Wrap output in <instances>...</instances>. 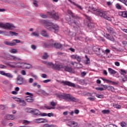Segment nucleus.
<instances>
[{"mask_svg": "<svg viewBox=\"0 0 127 127\" xmlns=\"http://www.w3.org/2000/svg\"><path fill=\"white\" fill-rule=\"evenodd\" d=\"M67 13L71 15L73 18H75V19H79L80 18L78 16L75 15V14L70 9H67Z\"/></svg>", "mask_w": 127, "mask_h": 127, "instance_id": "nucleus-10", "label": "nucleus"}, {"mask_svg": "<svg viewBox=\"0 0 127 127\" xmlns=\"http://www.w3.org/2000/svg\"><path fill=\"white\" fill-rule=\"evenodd\" d=\"M93 49L95 52H97L96 53V54L97 55H98V56H103L101 53H100V50H101V49H100V48L98 47H93Z\"/></svg>", "mask_w": 127, "mask_h": 127, "instance_id": "nucleus-11", "label": "nucleus"}, {"mask_svg": "<svg viewBox=\"0 0 127 127\" xmlns=\"http://www.w3.org/2000/svg\"><path fill=\"white\" fill-rule=\"evenodd\" d=\"M105 82H106V83H107L108 84H110L111 83H112V84H116V82H115L112 80H110L109 79L105 80Z\"/></svg>", "mask_w": 127, "mask_h": 127, "instance_id": "nucleus-44", "label": "nucleus"}, {"mask_svg": "<svg viewBox=\"0 0 127 127\" xmlns=\"http://www.w3.org/2000/svg\"><path fill=\"white\" fill-rule=\"evenodd\" d=\"M70 2H71V3L73 4V5H75V6H77L78 7V8H79L81 10H82V9H83V8H82V7L81 6H80V5H79L78 4H76V3H75V2H73L72 1H70Z\"/></svg>", "mask_w": 127, "mask_h": 127, "instance_id": "nucleus-27", "label": "nucleus"}, {"mask_svg": "<svg viewBox=\"0 0 127 127\" xmlns=\"http://www.w3.org/2000/svg\"><path fill=\"white\" fill-rule=\"evenodd\" d=\"M15 102H17V103H23L24 105H26L25 101H24V100H22L20 98H15Z\"/></svg>", "mask_w": 127, "mask_h": 127, "instance_id": "nucleus-21", "label": "nucleus"}, {"mask_svg": "<svg viewBox=\"0 0 127 127\" xmlns=\"http://www.w3.org/2000/svg\"><path fill=\"white\" fill-rule=\"evenodd\" d=\"M58 98L62 101V100H68V101H71V102H78V99L76 98L71 96L69 94H59L57 95Z\"/></svg>", "mask_w": 127, "mask_h": 127, "instance_id": "nucleus-2", "label": "nucleus"}, {"mask_svg": "<svg viewBox=\"0 0 127 127\" xmlns=\"http://www.w3.org/2000/svg\"><path fill=\"white\" fill-rule=\"evenodd\" d=\"M32 77H33V78H35V79L36 80H38V77H37V76L36 75L32 74Z\"/></svg>", "mask_w": 127, "mask_h": 127, "instance_id": "nucleus-61", "label": "nucleus"}, {"mask_svg": "<svg viewBox=\"0 0 127 127\" xmlns=\"http://www.w3.org/2000/svg\"><path fill=\"white\" fill-rule=\"evenodd\" d=\"M31 35H33L35 37H38L39 36V33L38 32H33L32 33Z\"/></svg>", "mask_w": 127, "mask_h": 127, "instance_id": "nucleus-35", "label": "nucleus"}, {"mask_svg": "<svg viewBox=\"0 0 127 127\" xmlns=\"http://www.w3.org/2000/svg\"><path fill=\"white\" fill-rule=\"evenodd\" d=\"M95 89L97 91H104V88L102 87H96Z\"/></svg>", "mask_w": 127, "mask_h": 127, "instance_id": "nucleus-53", "label": "nucleus"}, {"mask_svg": "<svg viewBox=\"0 0 127 127\" xmlns=\"http://www.w3.org/2000/svg\"><path fill=\"white\" fill-rule=\"evenodd\" d=\"M51 105L52 107H55V106H56V105H57V104L55 102H54V101H52L51 102Z\"/></svg>", "mask_w": 127, "mask_h": 127, "instance_id": "nucleus-54", "label": "nucleus"}, {"mask_svg": "<svg viewBox=\"0 0 127 127\" xmlns=\"http://www.w3.org/2000/svg\"><path fill=\"white\" fill-rule=\"evenodd\" d=\"M13 41H15V43H20V42H21V40H18V39L13 40Z\"/></svg>", "mask_w": 127, "mask_h": 127, "instance_id": "nucleus-56", "label": "nucleus"}, {"mask_svg": "<svg viewBox=\"0 0 127 127\" xmlns=\"http://www.w3.org/2000/svg\"><path fill=\"white\" fill-rule=\"evenodd\" d=\"M106 28L109 33H114V30L112 27H111V26H110L109 25H107L106 26Z\"/></svg>", "mask_w": 127, "mask_h": 127, "instance_id": "nucleus-23", "label": "nucleus"}, {"mask_svg": "<svg viewBox=\"0 0 127 127\" xmlns=\"http://www.w3.org/2000/svg\"><path fill=\"white\" fill-rule=\"evenodd\" d=\"M8 59V60H14V61H19L20 60H21L20 58L12 55L9 56Z\"/></svg>", "mask_w": 127, "mask_h": 127, "instance_id": "nucleus-9", "label": "nucleus"}, {"mask_svg": "<svg viewBox=\"0 0 127 127\" xmlns=\"http://www.w3.org/2000/svg\"><path fill=\"white\" fill-rule=\"evenodd\" d=\"M43 82L45 84H46L49 82H51V79H46V80H44Z\"/></svg>", "mask_w": 127, "mask_h": 127, "instance_id": "nucleus-51", "label": "nucleus"}, {"mask_svg": "<svg viewBox=\"0 0 127 127\" xmlns=\"http://www.w3.org/2000/svg\"><path fill=\"white\" fill-rule=\"evenodd\" d=\"M42 22L44 23L45 27H46L48 30L53 31V32H55V33H57V32L59 31V26L57 24L53 25L52 22L45 20H43Z\"/></svg>", "mask_w": 127, "mask_h": 127, "instance_id": "nucleus-1", "label": "nucleus"}, {"mask_svg": "<svg viewBox=\"0 0 127 127\" xmlns=\"http://www.w3.org/2000/svg\"><path fill=\"white\" fill-rule=\"evenodd\" d=\"M63 66L62 64H53V69L59 70L60 69H63Z\"/></svg>", "mask_w": 127, "mask_h": 127, "instance_id": "nucleus-12", "label": "nucleus"}, {"mask_svg": "<svg viewBox=\"0 0 127 127\" xmlns=\"http://www.w3.org/2000/svg\"><path fill=\"white\" fill-rule=\"evenodd\" d=\"M70 125L71 126H73V127H78V123L76 122H75L74 121L70 122Z\"/></svg>", "mask_w": 127, "mask_h": 127, "instance_id": "nucleus-34", "label": "nucleus"}, {"mask_svg": "<svg viewBox=\"0 0 127 127\" xmlns=\"http://www.w3.org/2000/svg\"><path fill=\"white\" fill-rule=\"evenodd\" d=\"M102 113H103V114H104V115H106V114H107V115H108V114H110V110H103L102 111Z\"/></svg>", "mask_w": 127, "mask_h": 127, "instance_id": "nucleus-41", "label": "nucleus"}, {"mask_svg": "<svg viewBox=\"0 0 127 127\" xmlns=\"http://www.w3.org/2000/svg\"><path fill=\"white\" fill-rule=\"evenodd\" d=\"M33 114L36 116H41V114H40V112L38 111L37 109H34Z\"/></svg>", "mask_w": 127, "mask_h": 127, "instance_id": "nucleus-26", "label": "nucleus"}, {"mask_svg": "<svg viewBox=\"0 0 127 127\" xmlns=\"http://www.w3.org/2000/svg\"><path fill=\"white\" fill-rule=\"evenodd\" d=\"M29 83H33V78H29L28 80Z\"/></svg>", "mask_w": 127, "mask_h": 127, "instance_id": "nucleus-63", "label": "nucleus"}, {"mask_svg": "<svg viewBox=\"0 0 127 127\" xmlns=\"http://www.w3.org/2000/svg\"><path fill=\"white\" fill-rule=\"evenodd\" d=\"M41 34L42 36H44L45 37H49V35H48V34L46 33V31L43 30L41 32Z\"/></svg>", "mask_w": 127, "mask_h": 127, "instance_id": "nucleus-31", "label": "nucleus"}, {"mask_svg": "<svg viewBox=\"0 0 127 127\" xmlns=\"http://www.w3.org/2000/svg\"><path fill=\"white\" fill-rule=\"evenodd\" d=\"M61 83V84H63V85H64L69 86V87H73V88H75L76 87V85H75L74 83H73L69 81H62Z\"/></svg>", "mask_w": 127, "mask_h": 127, "instance_id": "nucleus-5", "label": "nucleus"}, {"mask_svg": "<svg viewBox=\"0 0 127 127\" xmlns=\"http://www.w3.org/2000/svg\"><path fill=\"white\" fill-rule=\"evenodd\" d=\"M16 84L17 85H22L23 84V77L21 75H18L17 77Z\"/></svg>", "mask_w": 127, "mask_h": 127, "instance_id": "nucleus-6", "label": "nucleus"}, {"mask_svg": "<svg viewBox=\"0 0 127 127\" xmlns=\"http://www.w3.org/2000/svg\"><path fill=\"white\" fill-rule=\"evenodd\" d=\"M119 15L122 17L127 18V11H120L119 12Z\"/></svg>", "mask_w": 127, "mask_h": 127, "instance_id": "nucleus-14", "label": "nucleus"}, {"mask_svg": "<svg viewBox=\"0 0 127 127\" xmlns=\"http://www.w3.org/2000/svg\"><path fill=\"white\" fill-rule=\"evenodd\" d=\"M44 64H45L46 66H48V67H52V68L53 67V63H50V62H48L46 61L43 62Z\"/></svg>", "mask_w": 127, "mask_h": 127, "instance_id": "nucleus-18", "label": "nucleus"}, {"mask_svg": "<svg viewBox=\"0 0 127 127\" xmlns=\"http://www.w3.org/2000/svg\"><path fill=\"white\" fill-rule=\"evenodd\" d=\"M86 61H85V64H90V59L88 58V56H85Z\"/></svg>", "mask_w": 127, "mask_h": 127, "instance_id": "nucleus-42", "label": "nucleus"}, {"mask_svg": "<svg viewBox=\"0 0 127 127\" xmlns=\"http://www.w3.org/2000/svg\"><path fill=\"white\" fill-rule=\"evenodd\" d=\"M48 54H47V53H44V55L42 56V59H44L45 60L47 59V58H48Z\"/></svg>", "mask_w": 127, "mask_h": 127, "instance_id": "nucleus-36", "label": "nucleus"}, {"mask_svg": "<svg viewBox=\"0 0 127 127\" xmlns=\"http://www.w3.org/2000/svg\"><path fill=\"white\" fill-rule=\"evenodd\" d=\"M5 76H6V77H8V78H12V75H11L10 73H7L5 74Z\"/></svg>", "mask_w": 127, "mask_h": 127, "instance_id": "nucleus-47", "label": "nucleus"}, {"mask_svg": "<svg viewBox=\"0 0 127 127\" xmlns=\"http://www.w3.org/2000/svg\"><path fill=\"white\" fill-rule=\"evenodd\" d=\"M108 91H111L112 92H114L115 91V88L112 86H108Z\"/></svg>", "mask_w": 127, "mask_h": 127, "instance_id": "nucleus-39", "label": "nucleus"}, {"mask_svg": "<svg viewBox=\"0 0 127 127\" xmlns=\"http://www.w3.org/2000/svg\"><path fill=\"white\" fill-rule=\"evenodd\" d=\"M25 100L28 103H33L34 102V98L31 96H26Z\"/></svg>", "mask_w": 127, "mask_h": 127, "instance_id": "nucleus-13", "label": "nucleus"}, {"mask_svg": "<svg viewBox=\"0 0 127 127\" xmlns=\"http://www.w3.org/2000/svg\"><path fill=\"white\" fill-rule=\"evenodd\" d=\"M106 4L108 5V6H110V5H112L113 4V2L109 1L106 2Z\"/></svg>", "mask_w": 127, "mask_h": 127, "instance_id": "nucleus-52", "label": "nucleus"}, {"mask_svg": "<svg viewBox=\"0 0 127 127\" xmlns=\"http://www.w3.org/2000/svg\"><path fill=\"white\" fill-rule=\"evenodd\" d=\"M42 127H56V126L54 124L49 125L48 124H45Z\"/></svg>", "mask_w": 127, "mask_h": 127, "instance_id": "nucleus-30", "label": "nucleus"}, {"mask_svg": "<svg viewBox=\"0 0 127 127\" xmlns=\"http://www.w3.org/2000/svg\"><path fill=\"white\" fill-rule=\"evenodd\" d=\"M40 16H41V17H42V18H47V17H48V16H47V15H45L43 13L40 14Z\"/></svg>", "mask_w": 127, "mask_h": 127, "instance_id": "nucleus-45", "label": "nucleus"}, {"mask_svg": "<svg viewBox=\"0 0 127 127\" xmlns=\"http://www.w3.org/2000/svg\"><path fill=\"white\" fill-rule=\"evenodd\" d=\"M104 18H105V19H107V20H109V21H112V17L108 16L107 15H104Z\"/></svg>", "mask_w": 127, "mask_h": 127, "instance_id": "nucleus-37", "label": "nucleus"}, {"mask_svg": "<svg viewBox=\"0 0 127 127\" xmlns=\"http://www.w3.org/2000/svg\"><path fill=\"white\" fill-rule=\"evenodd\" d=\"M96 97L97 98H99V99H104L103 95L97 94Z\"/></svg>", "mask_w": 127, "mask_h": 127, "instance_id": "nucleus-49", "label": "nucleus"}, {"mask_svg": "<svg viewBox=\"0 0 127 127\" xmlns=\"http://www.w3.org/2000/svg\"><path fill=\"white\" fill-rule=\"evenodd\" d=\"M6 120H14V116L12 115H8L6 116Z\"/></svg>", "mask_w": 127, "mask_h": 127, "instance_id": "nucleus-29", "label": "nucleus"}, {"mask_svg": "<svg viewBox=\"0 0 127 127\" xmlns=\"http://www.w3.org/2000/svg\"><path fill=\"white\" fill-rule=\"evenodd\" d=\"M10 53H12L13 54H14V53H17V51L15 49H12L10 51Z\"/></svg>", "mask_w": 127, "mask_h": 127, "instance_id": "nucleus-48", "label": "nucleus"}, {"mask_svg": "<svg viewBox=\"0 0 127 127\" xmlns=\"http://www.w3.org/2000/svg\"><path fill=\"white\" fill-rule=\"evenodd\" d=\"M6 73L4 72V71H0V74L1 75H3V76H5Z\"/></svg>", "mask_w": 127, "mask_h": 127, "instance_id": "nucleus-62", "label": "nucleus"}, {"mask_svg": "<svg viewBox=\"0 0 127 127\" xmlns=\"http://www.w3.org/2000/svg\"><path fill=\"white\" fill-rule=\"evenodd\" d=\"M108 72L111 74V75L117 74V71L116 70H114L112 68H108Z\"/></svg>", "mask_w": 127, "mask_h": 127, "instance_id": "nucleus-20", "label": "nucleus"}, {"mask_svg": "<svg viewBox=\"0 0 127 127\" xmlns=\"http://www.w3.org/2000/svg\"><path fill=\"white\" fill-rule=\"evenodd\" d=\"M48 15H50L52 18H54L55 19H59V16L58 15V13L55 12V11H52L51 12H47Z\"/></svg>", "mask_w": 127, "mask_h": 127, "instance_id": "nucleus-4", "label": "nucleus"}, {"mask_svg": "<svg viewBox=\"0 0 127 127\" xmlns=\"http://www.w3.org/2000/svg\"><path fill=\"white\" fill-rule=\"evenodd\" d=\"M41 117H46V116H48V117H53V114L52 113H48V114L46 113H42L41 114Z\"/></svg>", "mask_w": 127, "mask_h": 127, "instance_id": "nucleus-25", "label": "nucleus"}, {"mask_svg": "<svg viewBox=\"0 0 127 127\" xmlns=\"http://www.w3.org/2000/svg\"><path fill=\"white\" fill-rule=\"evenodd\" d=\"M120 125L122 127H127V123H126V122H122L120 123Z\"/></svg>", "mask_w": 127, "mask_h": 127, "instance_id": "nucleus-38", "label": "nucleus"}, {"mask_svg": "<svg viewBox=\"0 0 127 127\" xmlns=\"http://www.w3.org/2000/svg\"><path fill=\"white\" fill-rule=\"evenodd\" d=\"M97 14L99 16H101V17H105V15H106L105 12H102L101 11H98L97 12Z\"/></svg>", "mask_w": 127, "mask_h": 127, "instance_id": "nucleus-19", "label": "nucleus"}, {"mask_svg": "<svg viewBox=\"0 0 127 127\" xmlns=\"http://www.w3.org/2000/svg\"><path fill=\"white\" fill-rule=\"evenodd\" d=\"M115 64L116 66H117L118 67H119V66H120V63H119V62H115Z\"/></svg>", "mask_w": 127, "mask_h": 127, "instance_id": "nucleus-64", "label": "nucleus"}, {"mask_svg": "<svg viewBox=\"0 0 127 127\" xmlns=\"http://www.w3.org/2000/svg\"><path fill=\"white\" fill-rule=\"evenodd\" d=\"M34 122L37 124H43L44 123H47V120L42 119V118H40V119H35Z\"/></svg>", "mask_w": 127, "mask_h": 127, "instance_id": "nucleus-8", "label": "nucleus"}, {"mask_svg": "<svg viewBox=\"0 0 127 127\" xmlns=\"http://www.w3.org/2000/svg\"><path fill=\"white\" fill-rule=\"evenodd\" d=\"M76 60L78 62H81V57L77 56Z\"/></svg>", "mask_w": 127, "mask_h": 127, "instance_id": "nucleus-60", "label": "nucleus"}, {"mask_svg": "<svg viewBox=\"0 0 127 127\" xmlns=\"http://www.w3.org/2000/svg\"><path fill=\"white\" fill-rule=\"evenodd\" d=\"M25 95H28V96H30V97H33V94L29 92H26Z\"/></svg>", "mask_w": 127, "mask_h": 127, "instance_id": "nucleus-58", "label": "nucleus"}, {"mask_svg": "<svg viewBox=\"0 0 127 127\" xmlns=\"http://www.w3.org/2000/svg\"><path fill=\"white\" fill-rule=\"evenodd\" d=\"M71 58H72V59H77V57H78V55H72L71 56Z\"/></svg>", "mask_w": 127, "mask_h": 127, "instance_id": "nucleus-50", "label": "nucleus"}, {"mask_svg": "<svg viewBox=\"0 0 127 127\" xmlns=\"http://www.w3.org/2000/svg\"><path fill=\"white\" fill-rule=\"evenodd\" d=\"M21 75H26V72H25V70H23L21 71Z\"/></svg>", "mask_w": 127, "mask_h": 127, "instance_id": "nucleus-59", "label": "nucleus"}, {"mask_svg": "<svg viewBox=\"0 0 127 127\" xmlns=\"http://www.w3.org/2000/svg\"><path fill=\"white\" fill-rule=\"evenodd\" d=\"M9 33L12 36H13V35H15V36H17V35H18V34L17 33H15L13 31H9Z\"/></svg>", "mask_w": 127, "mask_h": 127, "instance_id": "nucleus-40", "label": "nucleus"}, {"mask_svg": "<svg viewBox=\"0 0 127 127\" xmlns=\"http://www.w3.org/2000/svg\"><path fill=\"white\" fill-rule=\"evenodd\" d=\"M106 38L108 39L109 40H110L111 41H115V38H114V37L110 36V34H106Z\"/></svg>", "mask_w": 127, "mask_h": 127, "instance_id": "nucleus-22", "label": "nucleus"}, {"mask_svg": "<svg viewBox=\"0 0 127 127\" xmlns=\"http://www.w3.org/2000/svg\"><path fill=\"white\" fill-rule=\"evenodd\" d=\"M4 44L8 45V46H14L15 45H16V43H15V42H13L10 43V42L9 41L4 42Z\"/></svg>", "mask_w": 127, "mask_h": 127, "instance_id": "nucleus-17", "label": "nucleus"}, {"mask_svg": "<svg viewBox=\"0 0 127 127\" xmlns=\"http://www.w3.org/2000/svg\"><path fill=\"white\" fill-rule=\"evenodd\" d=\"M51 44H50L51 46H53L54 47H55L56 48L60 49L62 47V45L60 43H55L53 40H51Z\"/></svg>", "mask_w": 127, "mask_h": 127, "instance_id": "nucleus-7", "label": "nucleus"}, {"mask_svg": "<svg viewBox=\"0 0 127 127\" xmlns=\"http://www.w3.org/2000/svg\"><path fill=\"white\" fill-rule=\"evenodd\" d=\"M33 111L34 109H32V108H27L26 109V113H30L31 114H33Z\"/></svg>", "mask_w": 127, "mask_h": 127, "instance_id": "nucleus-32", "label": "nucleus"}, {"mask_svg": "<svg viewBox=\"0 0 127 127\" xmlns=\"http://www.w3.org/2000/svg\"><path fill=\"white\" fill-rule=\"evenodd\" d=\"M0 27L1 28H4V29H9V30H11L13 28H15V26L13 25L12 24L7 23L6 24H4L3 23L0 22Z\"/></svg>", "mask_w": 127, "mask_h": 127, "instance_id": "nucleus-3", "label": "nucleus"}, {"mask_svg": "<svg viewBox=\"0 0 127 127\" xmlns=\"http://www.w3.org/2000/svg\"><path fill=\"white\" fill-rule=\"evenodd\" d=\"M87 99L88 100H89L90 101H95L96 98H95L94 97H88Z\"/></svg>", "mask_w": 127, "mask_h": 127, "instance_id": "nucleus-57", "label": "nucleus"}, {"mask_svg": "<svg viewBox=\"0 0 127 127\" xmlns=\"http://www.w3.org/2000/svg\"><path fill=\"white\" fill-rule=\"evenodd\" d=\"M70 125L71 126H73V127H78V123L76 122H75L74 121L70 122Z\"/></svg>", "mask_w": 127, "mask_h": 127, "instance_id": "nucleus-33", "label": "nucleus"}, {"mask_svg": "<svg viewBox=\"0 0 127 127\" xmlns=\"http://www.w3.org/2000/svg\"><path fill=\"white\" fill-rule=\"evenodd\" d=\"M116 6L117 9H122V6L121 5V4L118 3L116 4Z\"/></svg>", "mask_w": 127, "mask_h": 127, "instance_id": "nucleus-43", "label": "nucleus"}, {"mask_svg": "<svg viewBox=\"0 0 127 127\" xmlns=\"http://www.w3.org/2000/svg\"><path fill=\"white\" fill-rule=\"evenodd\" d=\"M113 107H114L116 109H121L122 108V106L119 104L114 105Z\"/></svg>", "mask_w": 127, "mask_h": 127, "instance_id": "nucleus-46", "label": "nucleus"}, {"mask_svg": "<svg viewBox=\"0 0 127 127\" xmlns=\"http://www.w3.org/2000/svg\"><path fill=\"white\" fill-rule=\"evenodd\" d=\"M63 69H64V71H66V72H72V71H73V68L68 66H63Z\"/></svg>", "mask_w": 127, "mask_h": 127, "instance_id": "nucleus-15", "label": "nucleus"}, {"mask_svg": "<svg viewBox=\"0 0 127 127\" xmlns=\"http://www.w3.org/2000/svg\"><path fill=\"white\" fill-rule=\"evenodd\" d=\"M74 114H75V115H79V113H80V111H79V110L78 109H76L74 110Z\"/></svg>", "mask_w": 127, "mask_h": 127, "instance_id": "nucleus-55", "label": "nucleus"}, {"mask_svg": "<svg viewBox=\"0 0 127 127\" xmlns=\"http://www.w3.org/2000/svg\"><path fill=\"white\" fill-rule=\"evenodd\" d=\"M70 2H71V3L73 4V5H75V6H77L78 7V8H79L81 10H82V9H83V8H82V7L81 6H80V5H79L78 4H76V3H75V2H73L72 1H70Z\"/></svg>", "mask_w": 127, "mask_h": 127, "instance_id": "nucleus-28", "label": "nucleus"}, {"mask_svg": "<svg viewBox=\"0 0 127 127\" xmlns=\"http://www.w3.org/2000/svg\"><path fill=\"white\" fill-rule=\"evenodd\" d=\"M6 64L7 66H10L11 68H15V62H8Z\"/></svg>", "mask_w": 127, "mask_h": 127, "instance_id": "nucleus-16", "label": "nucleus"}, {"mask_svg": "<svg viewBox=\"0 0 127 127\" xmlns=\"http://www.w3.org/2000/svg\"><path fill=\"white\" fill-rule=\"evenodd\" d=\"M24 64L23 63H15V67H17V68H21Z\"/></svg>", "mask_w": 127, "mask_h": 127, "instance_id": "nucleus-24", "label": "nucleus"}]
</instances>
